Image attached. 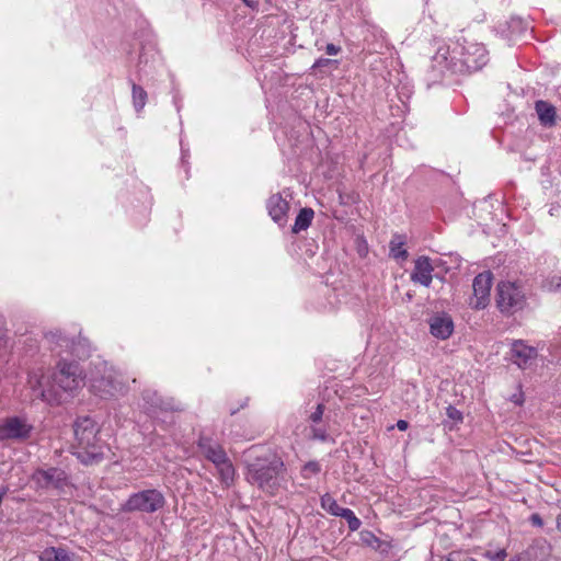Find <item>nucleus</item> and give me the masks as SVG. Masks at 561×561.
Returning <instances> with one entry per match:
<instances>
[{
	"label": "nucleus",
	"instance_id": "nucleus-1",
	"mask_svg": "<svg viewBox=\"0 0 561 561\" xmlns=\"http://www.w3.org/2000/svg\"><path fill=\"white\" fill-rule=\"evenodd\" d=\"M489 61L488 50L483 44L463 39L457 42L453 48L439 47L433 57V67L440 73L446 70L453 73H471L482 69Z\"/></svg>",
	"mask_w": 561,
	"mask_h": 561
},
{
	"label": "nucleus",
	"instance_id": "nucleus-2",
	"mask_svg": "<svg viewBox=\"0 0 561 561\" xmlns=\"http://www.w3.org/2000/svg\"><path fill=\"white\" fill-rule=\"evenodd\" d=\"M257 451L259 448L252 446L244 454L245 480L263 492L274 494L285 471L284 461L275 454Z\"/></svg>",
	"mask_w": 561,
	"mask_h": 561
},
{
	"label": "nucleus",
	"instance_id": "nucleus-3",
	"mask_svg": "<svg viewBox=\"0 0 561 561\" xmlns=\"http://www.w3.org/2000/svg\"><path fill=\"white\" fill-rule=\"evenodd\" d=\"M77 450L73 455L85 465L91 466L104 459L103 445L98 438V425L90 416H79L73 424Z\"/></svg>",
	"mask_w": 561,
	"mask_h": 561
},
{
	"label": "nucleus",
	"instance_id": "nucleus-4",
	"mask_svg": "<svg viewBox=\"0 0 561 561\" xmlns=\"http://www.w3.org/2000/svg\"><path fill=\"white\" fill-rule=\"evenodd\" d=\"M51 385L61 396V404L73 398L84 386L85 374L77 360L61 358L50 376Z\"/></svg>",
	"mask_w": 561,
	"mask_h": 561
},
{
	"label": "nucleus",
	"instance_id": "nucleus-5",
	"mask_svg": "<svg viewBox=\"0 0 561 561\" xmlns=\"http://www.w3.org/2000/svg\"><path fill=\"white\" fill-rule=\"evenodd\" d=\"M90 390L101 399H110L124 390V385L117 379L116 371L104 360L92 363L89 373Z\"/></svg>",
	"mask_w": 561,
	"mask_h": 561
},
{
	"label": "nucleus",
	"instance_id": "nucleus-6",
	"mask_svg": "<svg viewBox=\"0 0 561 561\" xmlns=\"http://www.w3.org/2000/svg\"><path fill=\"white\" fill-rule=\"evenodd\" d=\"M165 497L158 489H147L131 493L121 505L122 513L153 514L165 505Z\"/></svg>",
	"mask_w": 561,
	"mask_h": 561
},
{
	"label": "nucleus",
	"instance_id": "nucleus-7",
	"mask_svg": "<svg viewBox=\"0 0 561 561\" xmlns=\"http://www.w3.org/2000/svg\"><path fill=\"white\" fill-rule=\"evenodd\" d=\"M31 481L38 490H55L58 493H66L67 489L73 488L70 474L60 467H38L31 474Z\"/></svg>",
	"mask_w": 561,
	"mask_h": 561
},
{
	"label": "nucleus",
	"instance_id": "nucleus-8",
	"mask_svg": "<svg viewBox=\"0 0 561 561\" xmlns=\"http://www.w3.org/2000/svg\"><path fill=\"white\" fill-rule=\"evenodd\" d=\"M44 339L50 346L51 351H58L59 354L67 352L78 358L88 357L90 354V347L87 344V341H75L73 337H69L60 330L56 329L46 332L44 334Z\"/></svg>",
	"mask_w": 561,
	"mask_h": 561
},
{
	"label": "nucleus",
	"instance_id": "nucleus-9",
	"mask_svg": "<svg viewBox=\"0 0 561 561\" xmlns=\"http://www.w3.org/2000/svg\"><path fill=\"white\" fill-rule=\"evenodd\" d=\"M1 442L23 443L32 437L34 425L26 417L13 415L1 420Z\"/></svg>",
	"mask_w": 561,
	"mask_h": 561
},
{
	"label": "nucleus",
	"instance_id": "nucleus-10",
	"mask_svg": "<svg viewBox=\"0 0 561 561\" xmlns=\"http://www.w3.org/2000/svg\"><path fill=\"white\" fill-rule=\"evenodd\" d=\"M525 302L522 289L514 283H500L497 285L496 305L501 312L514 313L520 310Z\"/></svg>",
	"mask_w": 561,
	"mask_h": 561
},
{
	"label": "nucleus",
	"instance_id": "nucleus-11",
	"mask_svg": "<svg viewBox=\"0 0 561 561\" xmlns=\"http://www.w3.org/2000/svg\"><path fill=\"white\" fill-rule=\"evenodd\" d=\"M27 382L33 394L37 399H41L42 401L48 403L49 405L61 404V396L57 392V389L53 387L51 379L45 382V378L43 375L33 373L28 375Z\"/></svg>",
	"mask_w": 561,
	"mask_h": 561
},
{
	"label": "nucleus",
	"instance_id": "nucleus-12",
	"mask_svg": "<svg viewBox=\"0 0 561 561\" xmlns=\"http://www.w3.org/2000/svg\"><path fill=\"white\" fill-rule=\"evenodd\" d=\"M493 274L490 271H484L473 278L472 288L476 301L471 305L476 309H483L490 300V291L492 287Z\"/></svg>",
	"mask_w": 561,
	"mask_h": 561
},
{
	"label": "nucleus",
	"instance_id": "nucleus-13",
	"mask_svg": "<svg viewBox=\"0 0 561 561\" xmlns=\"http://www.w3.org/2000/svg\"><path fill=\"white\" fill-rule=\"evenodd\" d=\"M537 355V350L525 344L523 340H514L511 344L510 359L520 369L528 368Z\"/></svg>",
	"mask_w": 561,
	"mask_h": 561
},
{
	"label": "nucleus",
	"instance_id": "nucleus-14",
	"mask_svg": "<svg viewBox=\"0 0 561 561\" xmlns=\"http://www.w3.org/2000/svg\"><path fill=\"white\" fill-rule=\"evenodd\" d=\"M434 267L428 256L421 255L414 261V268L410 275L413 283L430 287L433 280Z\"/></svg>",
	"mask_w": 561,
	"mask_h": 561
},
{
	"label": "nucleus",
	"instance_id": "nucleus-15",
	"mask_svg": "<svg viewBox=\"0 0 561 561\" xmlns=\"http://www.w3.org/2000/svg\"><path fill=\"white\" fill-rule=\"evenodd\" d=\"M197 447L203 456L215 466H219L220 462L229 458L224 447L214 442L210 437L201 436L197 442Z\"/></svg>",
	"mask_w": 561,
	"mask_h": 561
},
{
	"label": "nucleus",
	"instance_id": "nucleus-16",
	"mask_svg": "<svg viewBox=\"0 0 561 561\" xmlns=\"http://www.w3.org/2000/svg\"><path fill=\"white\" fill-rule=\"evenodd\" d=\"M428 324L431 334L439 340H447L454 332V321L445 312L433 314Z\"/></svg>",
	"mask_w": 561,
	"mask_h": 561
},
{
	"label": "nucleus",
	"instance_id": "nucleus-17",
	"mask_svg": "<svg viewBox=\"0 0 561 561\" xmlns=\"http://www.w3.org/2000/svg\"><path fill=\"white\" fill-rule=\"evenodd\" d=\"M268 215L279 227H285L287 222V214L289 203L283 198L282 194H273L266 202Z\"/></svg>",
	"mask_w": 561,
	"mask_h": 561
},
{
	"label": "nucleus",
	"instance_id": "nucleus-18",
	"mask_svg": "<svg viewBox=\"0 0 561 561\" xmlns=\"http://www.w3.org/2000/svg\"><path fill=\"white\" fill-rule=\"evenodd\" d=\"M535 110L543 126L550 127L556 124V107L551 103L539 100L535 103Z\"/></svg>",
	"mask_w": 561,
	"mask_h": 561
},
{
	"label": "nucleus",
	"instance_id": "nucleus-19",
	"mask_svg": "<svg viewBox=\"0 0 561 561\" xmlns=\"http://www.w3.org/2000/svg\"><path fill=\"white\" fill-rule=\"evenodd\" d=\"M405 236L394 233L389 242V254L394 260L405 261L409 256L408 251L404 248Z\"/></svg>",
	"mask_w": 561,
	"mask_h": 561
},
{
	"label": "nucleus",
	"instance_id": "nucleus-20",
	"mask_svg": "<svg viewBox=\"0 0 561 561\" xmlns=\"http://www.w3.org/2000/svg\"><path fill=\"white\" fill-rule=\"evenodd\" d=\"M314 210L310 207L301 208L295 219V224L291 228L293 233H299L300 231L307 230L313 220Z\"/></svg>",
	"mask_w": 561,
	"mask_h": 561
},
{
	"label": "nucleus",
	"instance_id": "nucleus-21",
	"mask_svg": "<svg viewBox=\"0 0 561 561\" xmlns=\"http://www.w3.org/2000/svg\"><path fill=\"white\" fill-rule=\"evenodd\" d=\"M219 472V479L222 484L230 486L234 482L236 470L229 458L220 462L219 466H215Z\"/></svg>",
	"mask_w": 561,
	"mask_h": 561
},
{
	"label": "nucleus",
	"instance_id": "nucleus-22",
	"mask_svg": "<svg viewBox=\"0 0 561 561\" xmlns=\"http://www.w3.org/2000/svg\"><path fill=\"white\" fill-rule=\"evenodd\" d=\"M39 561H70L69 553L62 548H46L39 556Z\"/></svg>",
	"mask_w": 561,
	"mask_h": 561
},
{
	"label": "nucleus",
	"instance_id": "nucleus-23",
	"mask_svg": "<svg viewBox=\"0 0 561 561\" xmlns=\"http://www.w3.org/2000/svg\"><path fill=\"white\" fill-rule=\"evenodd\" d=\"M131 96H133V105H134L135 111L140 112L147 103L148 94H147L146 90L142 87L133 82L131 83Z\"/></svg>",
	"mask_w": 561,
	"mask_h": 561
},
{
	"label": "nucleus",
	"instance_id": "nucleus-24",
	"mask_svg": "<svg viewBox=\"0 0 561 561\" xmlns=\"http://www.w3.org/2000/svg\"><path fill=\"white\" fill-rule=\"evenodd\" d=\"M321 506L329 514L333 516H339L341 511H344L345 507H342L337 504V502L329 494L325 493L321 496Z\"/></svg>",
	"mask_w": 561,
	"mask_h": 561
},
{
	"label": "nucleus",
	"instance_id": "nucleus-25",
	"mask_svg": "<svg viewBox=\"0 0 561 561\" xmlns=\"http://www.w3.org/2000/svg\"><path fill=\"white\" fill-rule=\"evenodd\" d=\"M339 517H342L347 522L351 531L358 530L362 525L360 519L354 514V512L351 508L346 507L344 508V511H341Z\"/></svg>",
	"mask_w": 561,
	"mask_h": 561
},
{
	"label": "nucleus",
	"instance_id": "nucleus-26",
	"mask_svg": "<svg viewBox=\"0 0 561 561\" xmlns=\"http://www.w3.org/2000/svg\"><path fill=\"white\" fill-rule=\"evenodd\" d=\"M144 400H146L147 403H149V400H151L150 408H148V413L153 416L156 414V410H165L167 408L163 407V402L160 397L157 396V393L150 394L149 392H146L144 394Z\"/></svg>",
	"mask_w": 561,
	"mask_h": 561
},
{
	"label": "nucleus",
	"instance_id": "nucleus-27",
	"mask_svg": "<svg viewBox=\"0 0 561 561\" xmlns=\"http://www.w3.org/2000/svg\"><path fill=\"white\" fill-rule=\"evenodd\" d=\"M360 540L364 545L371 547L374 549H378L380 545V539L369 530H363L360 534Z\"/></svg>",
	"mask_w": 561,
	"mask_h": 561
},
{
	"label": "nucleus",
	"instance_id": "nucleus-28",
	"mask_svg": "<svg viewBox=\"0 0 561 561\" xmlns=\"http://www.w3.org/2000/svg\"><path fill=\"white\" fill-rule=\"evenodd\" d=\"M321 466L318 461H308L301 469V477L304 479H310L320 472Z\"/></svg>",
	"mask_w": 561,
	"mask_h": 561
},
{
	"label": "nucleus",
	"instance_id": "nucleus-29",
	"mask_svg": "<svg viewBox=\"0 0 561 561\" xmlns=\"http://www.w3.org/2000/svg\"><path fill=\"white\" fill-rule=\"evenodd\" d=\"M325 405L323 403H319L316 407V410L309 415V421L317 425L322 421L324 414Z\"/></svg>",
	"mask_w": 561,
	"mask_h": 561
},
{
	"label": "nucleus",
	"instance_id": "nucleus-30",
	"mask_svg": "<svg viewBox=\"0 0 561 561\" xmlns=\"http://www.w3.org/2000/svg\"><path fill=\"white\" fill-rule=\"evenodd\" d=\"M446 414L455 423H460L463 420L462 413L454 405H448L446 408Z\"/></svg>",
	"mask_w": 561,
	"mask_h": 561
},
{
	"label": "nucleus",
	"instance_id": "nucleus-31",
	"mask_svg": "<svg viewBox=\"0 0 561 561\" xmlns=\"http://www.w3.org/2000/svg\"><path fill=\"white\" fill-rule=\"evenodd\" d=\"M311 437L313 439H317L320 442H327L329 438V435H328L325 428L312 426L311 427Z\"/></svg>",
	"mask_w": 561,
	"mask_h": 561
},
{
	"label": "nucleus",
	"instance_id": "nucleus-32",
	"mask_svg": "<svg viewBox=\"0 0 561 561\" xmlns=\"http://www.w3.org/2000/svg\"><path fill=\"white\" fill-rule=\"evenodd\" d=\"M486 557L490 558L492 561H504L507 557V553L504 549L497 550V551H488Z\"/></svg>",
	"mask_w": 561,
	"mask_h": 561
},
{
	"label": "nucleus",
	"instance_id": "nucleus-33",
	"mask_svg": "<svg viewBox=\"0 0 561 561\" xmlns=\"http://www.w3.org/2000/svg\"><path fill=\"white\" fill-rule=\"evenodd\" d=\"M333 62H337L336 60L328 59V58H319L314 61L311 69H318L322 67H328Z\"/></svg>",
	"mask_w": 561,
	"mask_h": 561
},
{
	"label": "nucleus",
	"instance_id": "nucleus-34",
	"mask_svg": "<svg viewBox=\"0 0 561 561\" xmlns=\"http://www.w3.org/2000/svg\"><path fill=\"white\" fill-rule=\"evenodd\" d=\"M340 51H341V47L336 46L332 43L327 44V46H325V53L328 55L334 56V55H337Z\"/></svg>",
	"mask_w": 561,
	"mask_h": 561
},
{
	"label": "nucleus",
	"instance_id": "nucleus-35",
	"mask_svg": "<svg viewBox=\"0 0 561 561\" xmlns=\"http://www.w3.org/2000/svg\"><path fill=\"white\" fill-rule=\"evenodd\" d=\"M529 520L533 526L541 527L543 525L542 518L537 513L531 514Z\"/></svg>",
	"mask_w": 561,
	"mask_h": 561
},
{
	"label": "nucleus",
	"instance_id": "nucleus-36",
	"mask_svg": "<svg viewBox=\"0 0 561 561\" xmlns=\"http://www.w3.org/2000/svg\"><path fill=\"white\" fill-rule=\"evenodd\" d=\"M550 287L553 290L561 291V276H553L550 280Z\"/></svg>",
	"mask_w": 561,
	"mask_h": 561
},
{
	"label": "nucleus",
	"instance_id": "nucleus-37",
	"mask_svg": "<svg viewBox=\"0 0 561 561\" xmlns=\"http://www.w3.org/2000/svg\"><path fill=\"white\" fill-rule=\"evenodd\" d=\"M397 427H398L399 431H405L409 427V422L405 421V420H399L397 422Z\"/></svg>",
	"mask_w": 561,
	"mask_h": 561
},
{
	"label": "nucleus",
	"instance_id": "nucleus-38",
	"mask_svg": "<svg viewBox=\"0 0 561 561\" xmlns=\"http://www.w3.org/2000/svg\"><path fill=\"white\" fill-rule=\"evenodd\" d=\"M4 337H5V330L4 328L0 324V348L4 345Z\"/></svg>",
	"mask_w": 561,
	"mask_h": 561
},
{
	"label": "nucleus",
	"instance_id": "nucleus-39",
	"mask_svg": "<svg viewBox=\"0 0 561 561\" xmlns=\"http://www.w3.org/2000/svg\"><path fill=\"white\" fill-rule=\"evenodd\" d=\"M556 523H557V529L559 531H561V513L557 516Z\"/></svg>",
	"mask_w": 561,
	"mask_h": 561
},
{
	"label": "nucleus",
	"instance_id": "nucleus-40",
	"mask_svg": "<svg viewBox=\"0 0 561 561\" xmlns=\"http://www.w3.org/2000/svg\"><path fill=\"white\" fill-rule=\"evenodd\" d=\"M248 7H253V3L250 0H242Z\"/></svg>",
	"mask_w": 561,
	"mask_h": 561
},
{
	"label": "nucleus",
	"instance_id": "nucleus-41",
	"mask_svg": "<svg viewBox=\"0 0 561 561\" xmlns=\"http://www.w3.org/2000/svg\"><path fill=\"white\" fill-rule=\"evenodd\" d=\"M446 561H456L454 556H450Z\"/></svg>",
	"mask_w": 561,
	"mask_h": 561
},
{
	"label": "nucleus",
	"instance_id": "nucleus-42",
	"mask_svg": "<svg viewBox=\"0 0 561 561\" xmlns=\"http://www.w3.org/2000/svg\"><path fill=\"white\" fill-rule=\"evenodd\" d=\"M514 402H515L516 404H522V402H523V401H522V400H514Z\"/></svg>",
	"mask_w": 561,
	"mask_h": 561
},
{
	"label": "nucleus",
	"instance_id": "nucleus-43",
	"mask_svg": "<svg viewBox=\"0 0 561 561\" xmlns=\"http://www.w3.org/2000/svg\"><path fill=\"white\" fill-rule=\"evenodd\" d=\"M237 410H231V415L236 414Z\"/></svg>",
	"mask_w": 561,
	"mask_h": 561
},
{
	"label": "nucleus",
	"instance_id": "nucleus-44",
	"mask_svg": "<svg viewBox=\"0 0 561 561\" xmlns=\"http://www.w3.org/2000/svg\"><path fill=\"white\" fill-rule=\"evenodd\" d=\"M510 561H519V560H510Z\"/></svg>",
	"mask_w": 561,
	"mask_h": 561
}]
</instances>
